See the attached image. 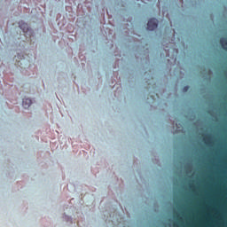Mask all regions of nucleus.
Returning a JSON list of instances; mask_svg holds the SVG:
<instances>
[{
  "label": "nucleus",
  "mask_w": 227,
  "mask_h": 227,
  "mask_svg": "<svg viewBox=\"0 0 227 227\" xmlns=\"http://www.w3.org/2000/svg\"><path fill=\"white\" fill-rule=\"evenodd\" d=\"M159 27V20L155 18L149 20L147 23V29L148 31H155Z\"/></svg>",
  "instance_id": "1"
},
{
  "label": "nucleus",
  "mask_w": 227,
  "mask_h": 227,
  "mask_svg": "<svg viewBox=\"0 0 227 227\" xmlns=\"http://www.w3.org/2000/svg\"><path fill=\"white\" fill-rule=\"evenodd\" d=\"M62 219L63 221H65V223H69V224H72V221H73L72 216L67 215L66 213L63 214Z\"/></svg>",
  "instance_id": "4"
},
{
  "label": "nucleus",
  "mask_w": 227,
  "mask_h": 227,
  "mask_svg": "<svg viewBox=\"0 0 227 227\" xmlns=\"http://www.w3.org/2000/svg\"><path fill=\"white\" fill-rule=\"evenodd\" d=\"M31 104H33V101L29 98H23L22 106L24 109H29L31 107Z\"/></svg>",
  "instance_id": "3"
},
{
  "label": "nucleus",
  "mask_w": 227,
  "mask_h": 227,
  "mask_svg": "<svg viewBox=\"0 0 227 227\" xmlns=\"http://www.w3.org/2000/svg\"><path fill=\"white\" fill-rule=\"evenodd\" d=\"M187 195H188V196H192V194H191V193H187Z\"/></svg>",
  "instance_id": "8"
},
{
  "label": "nucleus",
  "mask_w": 227,
  "mask_h": 227,
  "mask_svg": "<svg viewBox=\"0 0 227 227\" xmlns=\"http://www.w3.org/2000/svg\"><path fill=\"white\" fill-rule=\"evenodd\" d=\"M177 207L178 210H187V207L185 205H178Z\"/></svg>",
  "instance_id": "5"
},
{
  "label": "nucleus",
  "mask_w": 227,
  "mask_h": 227,
  "mask_svg": "<svg viewBox=\"0 0 227 227\" xmlns=\"http://www.w3.org/2000/svg\"><path fill=\"white\" fill-rule=\"evenodd\" d=\"M19 27L23 31V33H31V27L24 20L19 22Z\"/></svg>",
  "instance_id": "2"
},
{
  "label": "nucleus",
  "mask_w": 227,
  "mask_h": 227,
  "mask_svg": "<svg viewBox=\"0 0 227 227\" xmlns=\"http://www.w3.org/2000/svg\"><path fill=\"white\" fill-rule=\"evenodd\" d=\"M176 224H178V221L176 222Z\"/></svg>",
  "instance_id": "9"
},
{
  "label": "nucleus",
  "mask_w": 227,
  "mask_h": 227,
  "mask_svg": "<svg viewBox=\"0 0 227 227\" xmlns=\"http://www.w3.org/2000/svg\"><path fill=\"white\" fill-rule=\"evenodd\" d=\"M225 174H227V172H225Z\"/></svg>",
  "instance_id": "10"
},
{
  "label": "nucleus",
  "mask_w": 227,
  "mask_h": 227,
  "mask_svg": "<svg viewBox=\"0 0 227 227\" xmlns=\"http://www.w3.org/2000/svg\"><path fill=\"white\" fill-rule=\"evenodd\" d=\"M209 141H212V135H209Z\"/></svg>",
  "instance_id": "7"
},
{
  "label": "nucleus",
  "mask_w": 227,
  "mask_h": 227,
  "mask_svg": "<svg viewBox=\"0 0 227 227\" xmlns=\"http://www.w3.org/2000/svg\"><path fill=\"white\" fill-rule=\"evenodd\" d=\"M183 91H184V93H187V91H189V86H184V88H183Z\"/></svg>",
  "instance_id": "6"
}]
</instances>
